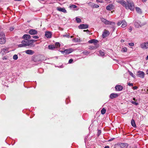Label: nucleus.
<instances>
[{
    "label": "nucleus",
    "instance_id": "obj_1",
    "mask_svg": "<svg viewBox=\"0 0 148 148\" xmlns=\"http://www.w3.org/2000/svg\"><path fill=\"white\" fill-rule=\"evenodd\" d=\"M125 8L127 9H130L131 10H133L134 9V5L133 2L127 1Z\"/></svg>",
    "mask_w": 148,
    "mask_h": 148
},
{
    "label": "nucleus",
    "instance_id": "obj_2",
    "mask_svg": "<svg viewBox=\"0 0 148 148\" xmlns=\"http://www.w3.org/2000/svg\"><path fill=\"white\" fill-rule=\"evenodd\" d=\"M6 41V38L4 33L3 32H0V43L3 44Z\"/></svg>",
    "mask_w": 148,
    "mask_h": 148
},
{
    "label": "nucleus",
    "instance_id": "obj_3",
    "mask_svg": "<svg viewBox=\"0 0 148 148\" xmlns=\"http://www.w3.org/2000/svg\"><path fill=\"white\" fill-rule=\"evenodd\" d=\"M101 21L106 25H114L115 24L114 22L109 21L103 18H101Z\"/></svg>",
    "mask_w": 148,
    "mask_h": 148
},
{
    "label": "nucleus",
    "instance_id": "obj_4",
    "mask_svg": "<svg viewBox=\"0 0 148 148\" xmlns=\"http://www.w3.org/2000/svg\"><path fill=\"white\" fill-rule=\"evenodd\" d=\"M73 51L74 50L73 49L71 48H69V49H65L64 51H61V52L62 53L67 54L71 53L73 52Z\"/></svg>",
    "mask_w": 148,
    "mask_h": 148
},
{
    "label": "nucleus",
    "instance_id": "obj_5",
    "mask_svg": "<svg viewBox=\"0 0 148 148\" xmlns=\"http://www.w3.org/2000/svg\"><path fill=\"white\" fill-rule=\"evenodd\" d=\"M25 42V45L26 46H29L30 45H32L33 42H35L36 41V40H24Z\"/></svg>",
    "mask_w": 148,
    "mask_h": 148
},
{
    "label": "nucleus",
    "instance_id": "obj_6",
    "mask_svg": "<svg viewBox=\"0 0 148 148\" xmlns=\"http://www.w3.org/2000/svg\"><path fill=\"white\" fill-rule=\"evenodd\" d=\"M145 73L142 71H137V76L141 78H143L145 77Z\"/></svg>",
    "mask_w": 148,
    "mask_h": 148
},
{
    "label": "nucleus",
    "instance_id": "obj_7",
    "mask_svg": "<svg viewBox=\"0 0 148 148\" xmlns=\"http://www.w3.org/2000/svg\"><path fill=\"white\" fill-rule=\"evenodd\" d=\"M140 47L143 49H147L148 48V42H144L140 44Z\"/></svg>",
    "mask_w": 148,
    "mask_h": 148
},
{
    "label": "nucleus",
    "instance_id": "obj_8",
    "mask_svg": "<svg viewBox=\"0 0 148 148\" xmlns=\"http://www.w3.org/2000/svg\"><path fill=\"white\" fill-rule=\"evenodd\" d=\"M32 60L35 62L41 61L40 56H34L32 58Z\"/></svg>",
    "mask_w": 148,
    "mask_h": 148
},
{
    "label": "nucleus",
    "instance_id": "obj_9",
    "mask_svg": "<svg viewBox=\"0 0 148 148\" xmlns=\"http://www.w3.org/2000/svg\"><path fill=\"white\" fill-rule=\"evenodd\" d=\"M8 48L7 47H5L4 48H3L1 49V52L2 53V54H4L6 53H8Z\"/></svg>",
    "mask_w": 148,
    "mask_h": 148
},
{
    "label": "nucleus",
    "instance_id": "obj_10",
    "mask_svg": "<svg viewBox=\"0 0 148 148\" xmlns=\"http://www.w3.org/2000/svg\"><path fill=\"white\" fill-rule=\"evenodd\" d=\"M121 148H127L128 146V144L125 143H121L118 144Z\"/></svg>",
    "mask_w": 148,
    "mask_h": 148
},
{
    "label": "nucleus",
    "instance_id": "obj_11",
    "mask_svg": "<svg viewBox=\"0 0 148 148\" xmlns=\"http://www.w3.org/2000/svg\"><path fill=\"white\" fill-rule=\"evenodd\" d=\"M29 33L31 35H35L37 34L38 32L35 29H31L29 31Z\"/></svg>",
    "mask_w": 148,
    "mask_h": 148
},
{
    "label": "nucleus",
    "instance_id": "obj_12",
    "mask_svg": "<svg viewBox=\"0 0 148 148\" xmlns=\"http://www.w3.org/2000/svg\"><path fill=\"white\" fill-rule=\"evenodd\" d=\"M88 25L87 24H82L78 26V28L80 29H85L88 28Z\"/></svg>",
    "mask_w": 148,
    "mask_h": 148
},
{
    "label": "nucleus",
    "instance_id": "obj_13",
    "mask_svg": "<svg viewBox=\"0 0 148 148\" xmlns=\"http://www.w3.org/2000/svg\"><path fill=\"white\" fill-rule=\"evenodd\" d=\"M135 27L137 28H138L139 27H141L143 26V25L141 24L140 22L139 21H135L134 23Z\"/></svg>",
    "mask_w": 148,
    "mask_h": 148
},
{
    "label": "nucleus",
    "instance_id": "obj_14",
    "mask_svg": "<svg viewBox=\"0 0 148 148\" xmlns=\"http://www.w3.org/2000/svg\"><path fill=\"white\" fill-rule=\"evenodd\" d=\"M115 88L116 91H120L123 90V87L120 85H116L115 87Z\"/></svg>",
    "mask_w": 148,
    "mask_h": 148
},
{
    "label": "nucleus",
    "instance_id": "obj_15",
    "mask_svg": "<svg viewBox=\"0 0 148 148\" xmlns=\"http://www.w3.org/2000/svg\"><path fill=\"white\" fill-rule=\"evenodd\" d=\"M117 2L122 5L123 6L125 7V8L126 7L127 3L125 1L121 0L118 1Z\"/></svg>",
    "mask_w": 148,
    "mask_h": 148
},
{
    "label": "nucleus",
    "instance_id": "obj_16",
    "mask_svg": "<svg viewBox=\"0 0 148 148\" xmlns=\"http://www.w3.org/2000/svg\"><path fill=\"white\" fill-rule=\"evenodd\" d=\"M23 38L25 39L24 40H27L31 38V36L29 34H24L22 37Z\"/></svg>",
    "mask_w": 148,
    "mask_h": 148
},
{
    "label": "nucleus",
    "instance_id": "obj_17",
    "mask_svg": "<svg viewBox=\"0 0 148 148\" xmlns=\"http://www.w3.org/2000/svg\"><path fill=\"white\" fill-rule=\"evenodd\" d=\"M57 10L61 12H62L64 13L66 12V10L64 8H61L60 7H58L57 8Z\"/></svg>",
    "mask_w": 148,
    "mask_h": 148
},
{
    "label": "nucleus",
    "instance_id": "obj_18",
    "mask_svg": "<svg viewBox=\"0 0 148 148\" xmlns=\"http://www.w3.org/2000/svg\"><path fill=\"white\" fill-rule=\"evenodd\" d=\"M45 36L47 38H50L52 36L51 33L50 32H46L45 33Z\"/></svg>",
    "mask_w": 148,
    "mask_h": 148
},
{
    "label": "nucleus",
    "instance_id": "obj_19",
    "mask_svg": "<svg viewBox=\"0 0 148 148\" xmlns=\"http://www.w3.org/2000/svg\"><path fill=\"white\" fill-rule=\"evenodd\" d=\"M119 96L118 94L115 93H112L110 95V98L111 99H113L114 98H116Z\"/></svg>",
    "mask_w": 148,
    "mask_h": 148
},
{
    "label": "nucleus",
    "instance_id": "obj_20",
    "mask_svg": "<svg viewBox=\"0 0 148 148\" xmlns=\"http://www.w3.org/2000/svg\"><path fill=\"white\" fill-rule=\"evenodd\" d=\"M25 53L28 54L32 55L33 54L34 52V51L31 50H27L25 51Z\"/></svg>",
    "mask_w": 148,
    "mask_h": 148
},
{
    "label": "nucleus",
    "instance_id": "obj_21",
    "mask_svg": "<svg viewBox=\"0 0 148 148\" xmlns=\"http://www.w3.org/2000/svg\"><path fill=\"white\" fill-rule=\"evenodd\" d=\"M25 42L24 41V40H23L21 42V44L19 45L18 46V47H25V46H26V45H25Z\"/></svg>",
    "mask_w": 148,
    "mask_h": 148
},
{
    "label": "nucleus",
    "instance_id": "obj_22",
    "mask_svg": "<svg viewBox=\"0 0 148 148\" xmlns=\"http://www.w3.org/2000/svg\"><path fill=\"white\" fill-rule=\"evenodd\" d=\"M109 32L107 30L105 31L102 34V37L103 38H105Z\"/></svg>",
    "mask_w": 148,
    "mask_h": 148
},
{
    "label": "nucleus",
    "instance_id": "obj_23",
    "mask_svg": "<svg viewBox=\"0 0 148 148\" xmlns=\"http://www.w3.org/2000/svg\"><path fill=\"white\" fill-rule=\"evenodd\" d=\"M98 41L97 40L94 39H93L89 40L88 41V42L90 43H94L95 44Z\"/></svg>",
    "mask_w": 148,
    "mask_h": 148
},
{
    "label": "nucleus",
    "instance_id": "obj_24",
    "mask_svg": "<svg viewBox=\"0 0 148 148\" xmlns=\"http://www.w3.org/2000/svg\"><path fill=\"white\" fill-rule=\"evenodd\" d=\"M97 47H98L96 46L95 45V46H90L89 49L91 50H93L94 49H96L97 48Z\"/></svg>",
    "mask_w": 148,
    "mask_h": 148
},
{
    "label": "nucleus",
    "instance_id": "obj_25",
    "mask_svg": "<svg viewBox=\"0 0 148 148\" xmlns=\"http://www.w3.org/2000/svg\"><path fill=\"white\" fill-rule=\"evenodd\" d=\"M127 26V23L125 22V21L123 20V22H122V23L121 27L122 28H124L125 27Z\"/></svg>",
    "mask_w": 148,
    "mask_h": 148
},
{
    "label": "nucleus",
    "instance_id": "obj_26",
    "mask_svg": "<svg viewBox=\"0 0 148 148\" xmlns=\"http://www.w3.org/2000/svg\"><path fill=\"white\" fill-rule=\"evenodd\" d=\"M112 4H110L107 6L106 7V9L108 10H111L112 8Z\"/></svg>",
    "mask_w": 148,
    "mask_h": 148
},
{
    "label": "nucleus",
    "instance_id": "obj_27",
    "mask_svg": "<svg viewBox=\"0 0 148 148\" xmlns=\"http://www.w3.org/2000/svg\"><path fill=\"white\" fill-rule=\"evenodd\" d=\"M135 9H136V11L138 13L140 14H141V13H142L141 10L140 8H139L137 7H136V8Z\"/></svg>",
    "mask_w": 148,
    "mask_h": 148
},
{
    "label": "nucleus",
    "instance_id": "obj_28",
    "mask_svg": "<svg viewBox=\"0 0 148 148\" xmlns=\"http://www.w3.org/2000/svg\"><path fill=\"white\" fill-rule=\"evenodd\" d=\"M131 124L132 126L133 127H136V125L135 124V121L134 119H132V120L131 121Z\"/></svg>",
    "mask_w": 148,
    "mask_h": 148
},
{
    "label": "nucleus",
    "instance_id": "obj_29",
    "mask_svg": "<svg viewBox=\"0 0 148 148\" xmlns=\"http://www.w3.org/2000/svg\"><path fill=\"white\" fill-rule=\"evenodd\" d=\"M48 48L50 49H53L56 48L55 47L54 45H49L48 46Z\"/></svg>",
    "mask_w": 148,
    "mask_h": 148
},
{
    "label": "nucleus",
    "instance_id": "obj_30",
    "mask_svg": "<svg viewBox=\"0 0 148 148\" xmlns=\"http://www.w3.org/2000/svg\"><path fill=\"white\" fill-rule=\"evenodd\" d=\"M60 44L58 42H56L54 46L55 47V48H57L58 47H60Z\"/></svg>",
    "mask_w": 148,
    "mask_h": 148
},
{
    "label": "nucleus",
    "instance_id": "obj_31",
    "mask_svg": "<svg viewBox=\"0 0 148 148\" xmlns=\"http://www.w3.org/2000/svg\"><path fill=\"white\" fill-rule=\"evenodd\" d=\"M106 110L104 108H102L101 110V113L102 114H104L106 113Z\"/></svg>",
    "mask_w": 148,
    "mask_h": 148
},
{
    "label": "nucleus",
    "instance_id": "obj_32",
    "mask_svg": "<svg viewBox=\"0 0 148 148\" xmlns=\"http://www.w3.org/2000/svg\"><path fill=\"white\" fill-rule=\"evenodd\" d=\"M99 53L100 56H103L104 55L105 53L103 51L101 50L99 51Z\"/></svg>",
    "mask_w": 148,
    "mask_h": 148
},
{
    "label": "nucleus",
    "instance_id": "obj_33",
    "mask_svg": "<svg viewBox=\"0 0 148 148\" xmlns=\"http://www.w3.org/2000/svg\"><path fill=\"white\" fill-rule=\"evenodd\" d=\"M90 53V52L87 51H83L81 53V54H83L84 55H87L89 54Z\"/></svg>",
    "mask_w": 148,
    "mask_h": 148
},
{
    "label": "nucleus",
    "instance_id": "obj_34",
    "mask_svg": "<svg viewBox=\"0 0 148 148\" xmlns=\"http://www.w3.org/2000/svg\"><path fill=\"white\" fill-rule=\"evenodd\" d=\"M76 20L77 23H80L81 22V19L77 17L76 18Z\"/></svg>",
    "mask_w": 148,
    "mask_h": 148
},
{
    "label": "nucleus",
    "instance_id": "obj_35",
    "mask_svg": "<svg viewBox=\"0 0 148 148\" xmlns=\"http://www.w3.org/2000/svg\"><path fill=\"white\" fill-rule=\"evenodd\" d=\"M18 58V56L16 54L14 55L13 56V59L14 60H17Z\"/></svg>",
    "mask_w": 148,
    "mask_h": 148
},
{
    "label": "nucleus",
    "instance_id": "obj_36",
    "mask_svg": "<svg viewBox=\"0 0 148 148\" xmlns=\"http://www.w3.org/2000/svg\"><path fill=\"white\" fill-rule=\"evenodd\" d=\"M131 103H132V104L135 105L136 106H137L138 105V103L136 102L135 101H131Z\"/></svg>",
    "mask_w": 148,
    "mask_h": 148
},
{
    "label": "nucleus",
    "instance_id": "obj_37",
    "mask_svg": "<svg viewBox=\"0 0 148 148\" xmlns=\"http://www.w3.org/2000/svg\"><path fill=\"white\" fill-rule=\"evenodd\" d=\"M121 51H122L123 52H126L127 51V49L125 47L123 48L122 49Z\"/></svg>",
    "mask_w": 148,
    "mask_h": 148
},
{
    "label": "nucleus",
    "instance_id": "obj_38",
    "mask_svg": "<svg viewBox=\"0 0 148 148\" xmlns=\"http://www.w3.org/2000/svg\"><path fill=\"white\" fill-rule=\"evenodd\" d=\"M73 40L75 42H79V39L77 38H75L73 39Z\"/></svg>",
    "mask_w": 148,
    "mask_h": 148
},
{
    "label": "nucleus",
    "instance_id": "obj_39",
    "mask_svg": "<svg viewBox=\"0 0 148 148\" xmlns=\"http://www.w3.org/2000/svg\"><path fill=\"white\" fill-rule=\"evenodd\" d=\"M122 22H123V20H122V21H119L117 23V25H118V26H119L121 24H122Z\"/></svg>",
    "mask_w": 148,
    "mask_h": 148
},
{
    "label": "nucleus",
    "instance_id": "obj_40",
    "mask_svg": "<svg viewBox=\"0 0 148 148\" xmlns=\"http://www.w3.org/2000/svg\"><path fill=\"white\" fill-rule=\"evenodd\" d=\"M129 73L130 75L132 77H134V74L131 72L129 71Z\"/></svg>",
    "mask_w": 148,
    "mask_h": 148
},
{
    "label": "nucleus",
    "instance_id": "obj_41",
    "mask_svg": "<svg viewBox=\"0 0 148 148\" xmlns=\"http://www.w3.org/2000/svg\"><path fill=\"white\" fill-rule=\"evenodd\" d=\"M77 6L75 5H72L70 6V7L71 8H77Z\"/></svg>",
    "mask_w": 148,
    "mask_h": 148
},
{
    "label": "nucleus",
    "instance_id": "obj_42",
    "mask_svg": "<svg viewBox=\"0 0 148 148\" xmlns=\"http://www.w3.org/2000/svg\"><path fill=\"white\" fill-rule=\"evenodd\" d=\"M32 38L34 39H38L39 38V37L37 36H32Z\"/></svg>",
    "mask_w": 148,
    "mask_h": 148
},
{
    "label": "nucleus",
    "instance_id": "obj_43",
    "mask_svg": "<svg viewBox=\"0 0 148 148\" xmlns=\"http://www.w3.org/2000/svg\"><path fill=\"white\" fill-rule=\"evenodd\" d=\"M128 44L130 46H133L134 45V42L130 43Z\"/></svg>",
    "mask_w": 148,
    "mask_h": 148
},
{
    "label": "nucleus",
    "instance_id": "obj_44",
    "mask_svg": "<svg viewBox=\"0 0 148 148\" xmlns=\"http://www.w3.org/2000/svg\"><path fill=\"white\" fill-rule=\"evenodd\" d=\"M73 60L72 59H70L69 60V64L71 63L73 61Z\"/></svg>",
    "mask_w": 148,
    "mask_h": 148
},
{
    "label": "nucleus",
    "instance_id": "obj_45",
    "mask_svg": "<svg viewBox=\"0 0 148 148\" xmlns=\"http://www.w3.org/2000/svg\"><path fill=\"white\" fill-rule=\"evenodd\" d=\"M101 131L99 130L97 132L98 136H99L101 134Z\"/></svg>",
    "mask_w": 148,
    "mask_h": 148
},
{
    "label": "nucleus",
    "instance_id": "obj_46",
    "mask_svg": "<svg viewBox=\"0 0 148 148\" xmlns=\"http://www.w3.org/2000/svg\"><path fill=\"white\" fill-rule=\"evenodd\" d=\"M64 36L67 38H69L70 36L68 34H66L64 35Z\"/></svg>",
    "mask_w": 148,
    "mask_h": 148
},
{
    "label": "nucleus",
    "instance_id": "obj_47",
    "mask_svg": "<svg viewBox=\"0 0 148 148\" xmlns=\"http://www.w3.org/2000/svg\"><path fill=\"white\" fill-rule=\"evenodd\" d=\"M128 85H129V86H133V83H129L128 84Z\"/></svg>",
    "mask_w": 148,
    "mask_h": 148
},
{
    "label": "nucleus",
    "instance_id": "obj_48",
    "mask_svg": "<svg viewBox=\"0 0 148 148\" xmlns=\"http://www.w3.org/2000/svg\"><path fill=\"white\" fill-rule=\"evenodd\" d=\"M94 7L95 8H98L99 7V6L98 5L95 4L94 5Z\"/></svg>",
    "mask_w": 148,
    "mask_h": 148
},
{
    "label": "nucleus",
    "instance_id": "obj_49",
    "mask_svg": "<svg viewBox=\"0 0 148 148\" xmlns=\"http://www.w3.org/2000/svg\"><path fill=\"white\" fill-rule=\"evenodd\" d=\"M96 1H97V2H100L101 3H102L103 2V1L102 0L99 1V0H97Z\"/></svg>",
    "mask_w": 148,
    "mask_h": 148
},
{
    "label": "nucleus",
    "instance_id": "obj_50",
    "mask_svg": "<svg viewBox=\"0 0 148 148\" xmlns=\"http://www.w3.org/2000/svg\"><path fill=\"white\" fill-rule=\"evenodd\" d=\"M14 28L13 27H12L10 28V31H12L14 29Z\"/></svg>",
    "mask_w": 148,
    "mask_h": 148
},
{
    "label": "nucleus",
    "instance_id": "obj_51",
    "mask_svg": "<svg viewBox=\"0 0 148 148\" xmlns=\"http://www.w3.org/2000/svg\"><path fill=\"white\" fill-rule=\"evenodd\" d=\"M132 27H130L129 29V31L130 32L131 31H132Z\"/></svg>",
    "mask_w": 148,
    "mask_h": 148
},
{
    "label": "nucleus",
    "instance_id": "obj_52",
    "mask_svg": "<svg viewBox=\"0 0 148 148\" xmlns=\"http://www.w3.org/2000/svg\"><path fill=\"white\" fill-rule=\"evenodd\" d=\"M133 88L134 90H136L137 89L138 87L136 86H134L133 87Z\"/></svg>",
    "mask_w": 148,
    "mask_h": 148
},
{
    "label": "nucleus",
    "instance_id": "obj_53",
    "mask_svg": "<svg viewBox=\"0 0 148 148\" xmlns=\"http://www.w3.org/2000/svg\"><path fill=\"white\" fill-rule=\"evenodd\" d=\"M7 59V58L5 56L3 58V60H6Z\"/></svg>",
    "mask_w": 148,
    "mask_h": 148
},
{
    "label": "nucleus",
    "instance_id": "obj_54",
    "mask_svg": "<svg viewBox=\"0 0 148 148\" xmlns=\"http://www.w3.org/2000/svg\"><path fill=\"white\" fill-rule=\"evenodd\" d=\"M84 32H90L89 31L88 29H87L86 30H84Z\"/></svg>",
    "mask_w": 148,
    "mask_h": 148
},
{
    "label": "nucleus",
    "instance_id": "obj_55",
    "mask_svg": "<svg viewBox=\"0 0 148 148\" xmlns=\"http://www.w3.org/2000/svg\"><path fill=\"white\" fill-rule=\"evenodd\" d=\"M114 139V138H110V139L109 140V141H112V140H113Z\"/></svg>",
    "mask_w": 148,
    "mask_h": 148
},
{
    "label": "nucleus",
    "instance_id": "obj_56",
    "mask_svg": "<svg viewBox=\"0 0 148 148\" xmlns=\"http://www.w3.org/2000/svg\"><path fill=\"white\" fill-rule=\"evenodd\" d=\"M109 147L108 146H105L104 148H109Z\"/></svg>",
    "mask_w": 148,
    "mask_h": 148
},
{
    "label": "nucleus",
    "instance_id": "obj_57",
    "mask_svg": "<svg viewBox=\"0 0 148 148\" xmlns=\"http://www.w3.org/2000/svg\"><path fill=\"white\" fill-rule=\"evenodd\" d=\"M121 42H124V41L123 40V39H122L121 40Z\"/></svg>",
    "mask_w": 148,
    "mask_h": 148
},
{
    "label": "nucleus",
    "instance_id": "obj_58",
    "mask_svg": "<svg viewBox=\"0 0 148 148\" xmlns=\"http://www.w3.org/2000/svg\"><path fill=\"white\" fill-rule=\"evenodd\" d=\"M133 99L134 100V101H136V100L135 99V98H133Z\"/></svg>",
    "mask_w": 148,
    "mask_h": 148
},
{
    "label": "nucleus",
    "instance_id": "obj_59",
    "mask_svg": "<svg viewBox=\"0 0 148 148\" xmlns=\"http://www.w3.org/2000/svg\"><path fill=\"white\" fill-rule=\"evenodd\" d=\"M146 60H148V55L147 56V57H146Z\"/></svg>",
    "mask_w": 148,
    "mask_h": 148
},
{
    "label": "nucleus",
    "instance_id": "obj_60",
    "mask_svg": "<svg viewBox=\"0 0 148 148\" xmlns=\"http://www.w3.org/2000/svg\"><path fill=\"white\" fill-rule=\"evenodd\" d=\"M146 73H147V74H148V69L147 70Z\"/></svg>",
    "mask_w": 148,
    "mask_h": 148
},
{
    "label": "nucleus",
    "instance_id": "obj_61",
    "mask_svg": "<svg viewBox=\"0 0 148 148\" xmlns=\"http://www.w3.org/2000/svg\"><path fill=\"white\" fill-rule=\"evenodd\" d=\"M147 0H143V1L144 2H145Z\"/></svg>",
    "mask_w": 148,
    "mask_h": 148
},
{
    "label": "nucleus",
    "instance_id": "obj_62",
    "mask_svg": "<svg viewBox=\"0 0 148 148\" xmlns=\"http://www.w3.org/2000/svg\"><path fill=\"white\" fill-rule=\"evenodd\" d=\"M56 57V58H58V57Z\"/></svg>",
    "mask_w": 148,
    "mask_h": 148
},
{
    "label": "nucleus",
    "instance_id": "obj_63",
    "mask_svg": "<svg viewBox=\"0 0 148 148\" xmlns=\"http://www.w3.org/2000/svg\"><path fill=\"white\" fill-rule=\"evenodd\" d=\"M72 36H71V38H72Z\"/></svg>",
    "mask_w": 148,
    "mask_h": 148
}]
</instances>
